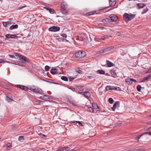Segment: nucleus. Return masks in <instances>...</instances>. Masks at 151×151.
I'll use <instances>...</instances> for the list:
<instances>
[{"label":"nucleus","mask_w":151,"mask_h":151,"mask_svg":"<svg viewBox=\"0 0 151 151\" xmlns=\"http://www.w3.org/2000/svg\"><path fill=\"white\" fill-rule=\"evenodd\" d=\"M135 17V15L134 14H129L127 13H125L123 16V18L126 22H127L131 19L134 18Z\"/></svg>","instance_id":"obj_1"},{"label":"nucleus","mask_w":151,"mask_h":151,"mask_svg":"<svg viewBox=\"0 0 151 151\" xmlns=\"http://www.w3.org/2000/svg\"><path fill=\"white\" fill-rule=\"evenodd\" d=\"M77 90L79 93H83V94H86L88 93L90 94L89 91L88 90L86 89L85 87L84 86H79L77 87Z\"/></svg>","instance_id":"obj_2"},{"label":"nucleus","mask_w":151,"mask_h":151,"mask_svg":"<svg viewBox=\"0 0 151 151\" xmlns=\"http://www.w3.org/2000/svg\"><path fill=\"white\" fill-rule=\"evenodd\" d=\"M86 53L85 51L81 50L76 52L75 54V56L78 59H82L86 56Z\"/></svg>","instance_id":"obj_3"},{"label":"nucleus","mask_w":151,"mask_h":151,"mask_svg":"<svg viewBox=\"0 0 151 151\" xmlns=\"http://www.w3.org/2000/svg\"><path fill=\"white\" fill-rule=\"evenodd\" d=\"M29 90H30L35 93H37L39 94L42 93V91L41 88L36 87L34 86L29 87Z\"/></svg>","instance_id":"obj_4"},{"label":"nucleus","mask_w":151,"mask_h":151,"mask_svg":"<svg viewBox=\"0 0 151 151\" xmlns=\"http://www.w3.org/2000/svg\"><path fill=\"white\" fill-rule=\"evenodd\" d=\"M116 48V47L114 46L113 47L112 46H109L106 48H105L102 50H101L100 51V52L101 53H103L106 52L111 50H112L115 49Z\"/></svg>","instance_id":"obj_5"},{"label":"nucleus","mask_w":151,"mask_h":151,"mask_svg":"<svg viewBox=\"0 0 151 151\" xmlns=\"http://www.w3.org/2000/svg\"><path fill=\"white\" fill-rule=\"evenodd\" d=\"M60 28L59 27L52 26L48 29L49 31L55 32L60 30Z\"/></svg>","instance_id":"obj_6"},{"label":"nucleus","mask_w":151,"mask_h":151,"mask_svg":"<svg viewBox=\"0 0 151 151\" xmlns=\"http://www.w3.org/2000/svg\"><path fill=\"white\" fill-rule=\"evenodd\" d=\"M126 82L128 85L131 84L133 82L134 83H137V81L131 78H127L125 80Z\"/></svg>","instance_id":"obj_7"},{"label":"nucleus","mask_w":151,"mask_h":151,"mask_svg":"<svg viewBox=\"0 0 151 151\" xmlns=\"http://www.w3.org/2000/svg\"><path fill=\"white\" fill-rule=\"evenodd\" d=\"M5 37L6 38L5 39V40H6L7 39H16L17 38V37L16 35H12L10 34H7L5 35Z\"/></svg>","instance_id":"obj_8"},{"label":"nucleus","mask_w":151,"mask_h":151,"mask_svg":"<svg viewBox=\"0 0 151 151\" xmlns=\"http://www.w3.org/2000/svg\"><path fill=\"white\" fill-rule=\"evenodd\" d=\"M109 17L111 18V21L116 22L118 19L117 16L115 14H111L110 15Z\"/></svg>","instance_id":"obj_9"},{"label":"nucleus","mask_w":151,"mask_h":151,"mask_svg":"<svg viewBox=\"0 0 151 151\" xmlns=\"http://www.w3.org/2000/svg\"><path fill=\"white\" fill-rule=\"evenodd\" d=\"M16 87L22 89L23 90L25 91H27L29 90V87H28L24 86L21 85H16Z\"/></svg>","instance_id":"obj_10"},{"label":"nucleus","mask_w":151,"mask_h":151,"mask_svg":"<svg viewBox=\"0 0 151 151\" xmlns=\"http://www.w3.org/2000/svg\"><path fill=\"white\" fill-rule=\"evenodd\" d=\"M151 78V73L142 79L140 82H144L146 81H148V79Z\"/></svg>","instance_id":"obj_11"},{"label":"nucleus","mask_w":151,"mask_h":151,"mask_svg":"<svg viewBox=\"0 0 151 151\" xmlns=\"http://www.w3.org/2000/svg\"><path fill=\"white\" fill-rule=\"evenodd\" d=\"M120 105L119 103V102H115L114 105L113 107L111 108L112 109L113 111H114L115 109L116 108H118L119 107Z\"/></svg>","instance_id":"obj_12"},{"label":"nucleus","mask_w":151,"mask_h":151,"mask_svg":"<svg viewBox=\"0 0 151 151\" xmlns=\"http://www.w3.org/2000/svg\"><path fill=\"white\" fill-rule=\"evenodd\" d=\"M50 73L53 75L58 74V70L55 68L51 69L50 70Z\"/></svg>","instance_id":"obj_13"},{"label":"nucleus","mask_w":151,"mask_h":151,"mask_svg":"<svg viewBox=\"0 0 151 151\" xmlns=\"http://www.w3.org/2000/svg\"><path fill=\"white\" fill-rule=\"evenodd\" d=\"M116 87H114L112 86H107L106 87V91L109 90H112L114 89H116V88H117Z\"/></svg>","instance_id":"obj_14"},{"label":"nucleus","mask_w":151,"mask_h":151,"mask_svg":"<svg viewBox=\"0 0 151 151\" xmlns=\"http://www.w3.org/2000/svg\"><path fill=\"white\" fill-rule=\"evenodd\" d=\"M15 56L16 57H19V59L20 60H22V59L23 58V55H21L20 54L18 53H16L14 54Z\"/></svg>","instance_id":"obj_15"},{"label":"nucleus","mask_w":151,"mask_h":151,"mask_svg":"<svg viewBox=\"0 0 151 151\" xmlns=\"http://www.w3.org/2000/svg\"><path fill=\"white\" fill-rule=\"evenodd\" d=\"M102 22L105 24H107L111 22V20L110 19L106 18L102 20Z\"/></svg>","instance_id":"obj_16"},{"label":"nucleus","mask_w":151,"mask_h":151,"mask_svg":"<svg viewBox=\"0 0 151 151\" xmlns=\"http://www.w3.org/2000/svg\"><path fill=\"white\" fill-rule=\"evenodd\" d=\"M106 65H107L108 67H111L113 66L114 64L113 63L108 60H106Z\"/></svg>","instance_id":"obj_17"},{"label":"nucleus","mask_w":151,"mask_h":151,"mask_svg":"<svg viewBox=\"0 0 151 151\" xmlns=\"http://www.w3.org/2000/svg\"><path fill=\"white\" fill-rule=\"evenodd\" d=\"M39 97L42 99L45 100L48 99V95H42Z\"/></svg>","instance_id":"obj_18"},{"label":"nucleus","mask_w":151,"mask_h":151,"mask_svg":"<svg viewBox=\"0 0 151 151\" xmlns=\"http://www.w3.org/2000/svg\"><path fill=\"white\" fill-rule=\"evenodd\" d=\"M67 6V5L66 3L64 1H62L61 5V9H66Z\"/></svg>","instance_id":"obj_19"},{"label":"nucleus","mask_w":151,"mask_h":151,"mask_svg":"<svg viewBox=\"0 0 151 151\" xmlns=\"http://www.w3.org/2000/svg\"><path fill=\"white\" fill-rule=\"evenodd\" d=\"M137 6L138 9L143 8L145 6L143 3H138L137 4Z\"/></svg>","instance_id":"obj_20"},{"label":"nucleus","mask_w":151,"mask_h":151,"mask_svg":"<svg viewBox=\"0 0 151 151\" xmlns=\"http://www.w3.org/2000/svg\"><path fill=\"white\" fill-rule=\"evenodd\" d=\"M109 4L111 6H114L116 4L115 0H109Z\"/></svg>","instance_id":"obj_21"},{"label":"nucleus","mask_w":151,"mask_h":151,"mask_svg":"<svg viewBox=\"0 0 151 151\" xmlns=\"http://www.w3.org/2000/svg\"><path fill=\"white\" fill-rule=\"evenodd\" d=\"M18 25L17 24L13 25L9 27V29L10 30H12L14 29H16L18 28Z\"/></svg>","instance_id":"obj_22"},{"label":"nucleus","mask_w":151,"mask_h":151,"mask_svg":"<svg viewBox=\"0 0 151 151\" xmlns=\"http://www.w3.org/2000/svg\"><path fill=\"white\" fill-rule=\"evenodd\" d=\"M110 73L112 75L114 76V77L116 78L115 76H116V73L115 72V70L114 69H112L110 71Z\"/></svg>","instance_id":"obj_23"},{"label":"nucleus","mask_w":151,"mask_h":151,"mask_svg":"<svg viewBox=\"0 0 151 151\" xmlns=\"http://www.w3.org/2000/svg\"><path fill=\"white\" fill-rule=\"evenodd\" d=\"M92 106L94 109H96L97 111H99V107L96 104H92Z\"/></svg>","instance_id":"obj_24"},{"label":"nucleus","mask_w":151,"mask_h":151,"mask_svg":"<svg viewBox=\"0 0 151 151\" xmlns=\"http://www.w3.org/2000/svg\"><path fill=\"white\" fill-rule=\"evenodd\" d=\"M94 78V76L93 75L91 74L89 75H86L85 76V78H89L90 79H92Z\"/></svg>","instance_id":"obj_25"},{"label":"nucleus","mask_w":151,"mask_h":151,"mask_svg":"<svg viewBox=\"0 0 151 151\" xmlns=\"http://www.w3.org/2000/svg\"><path fill=\"white\" fill-rule=\"evenodd\" d=\"M148 9H147V7L145 6L143 8V11L142 12V14H143L146 13L148 11Z\"/></svg>","instance_id":"obj_26"},{"label":"nucleus","mask_w":151,"mask_h":151,"mask_svg":"<svg viewBox=\"0 0 151 151\" xmlns=\"http://www.w3.org/2000/svg\"><path fill=\"white\" fill-rule=\"evenodd\" d=\"M47 11H48L51 14H54L55 13V11L51 8H47Z\"/></svg>","instance_id":"obj_27"},{"label":"nucleus","mask_w":151,"mask_h":151,"mask_svg":"<svg viewBox=\"0 0 151 151\" xmlns=\"http://www.w3.org/2000/svg\"><path fill=\"white\" fill-rule=\"evenodd\" d=\"M62 148L63 149V151H68L70 149V148L68 147H65Z\"/></svg>","instance_id":"obj_28"},{"label":"nucleus","mask_w":151,"mask_h":151,"mask_svg":"<svg viewBox=\"0 0 151 151\" xmlns=\"http://www.w3.org/2000/svg\"><path fill=\"white\" fill-rule=\"evenodd\" d=\"M97 72L100 74H104L105 73L104 70H97Z\"/></svg>","instance_id":"obj_29"},{"label":"nucleus","mask_w":151,"mask_h":151,"mask_svg":"<svg viewBox=\"0 0 151 151\" xmlns=\"http://www.w3.org/2000/svg\"><path fill=\"white\" fill-rule=\"evenodd\" d=\"M22 60H23L25 62H29V60L28 58L24 56H23Z\"/></svg>","instance_id":"obj_30"},{"label":"nucleus","mask_w":151,"mask_h":151,"mask_svg":"<svg viewBox=\"0 0 151 151\" xmlns=\"http://www.w3.org/2000/svg\"><path fill=\"white\" fill-rule=\"evenodd\" d=\"M75 71L76 72L79 74L81 73L82 72V71L81 70H80V68H76L75 69Z\"/></svg>","instance_id":"obj_31"},{"label":"nucleus","mask_w":151,"mask_h":151,"mask_svg":"<svg viewBox=\"0 0 151 151\" xmlns=\"http://www.w3.org/2000/svg\"><path fill=\"white\" fill-rule=\"evenodd\" d=\"M61 79L65 81H68V78L65 76H62L61 77Z\"/></svg>","instance_id":"obj_32"},{"label":"nucleus","mask_w":151,"mask_h":151,"mask_svg":"<svg viewBox=\"0 0 151 151\" xmlns=\"http://www.w3.org/2000/svg\"><path fill=\"white\" fill-rule=\"evenodd\" d=\"M66 9H61L60 11L63 14L65 15L66 14L67 12L65 10Z\"/></svg>","instance_id":"obj_33"},{"label":"nucleus","mask_w":151,"mask_h":151,"mask_svg":"<svg viewBox=\"0 0 151 151\" xmlns=\"http://www.w3.org/2000/svg\"><path fill=\"white\" fill-rule=\"evenodd\" d=\"M142 87L141 85H138L137 86V89L138 91H140Z\"/></svg>","instance_id":"obj_34"},{"label":"nucleus","mask_w":151,"mask_h":151,"mask_svg":"<svg viewBox=\"0 0 151 151\" xmlns=\"http://www.w3.org/2000/svg\"><path fill=\"white\" fill-rule=\"evenodd\" d=\"M148 134L149 135H151V132H146V133H143V134L140 135L139 136H138L137 137V138L139 139V138L141 137V136H142L144 134Z\"/></svg>","instance_id":"obj_35"},{"label":"nucleus","mask_w":151,"mask_h":151,"mask_svg":"<svg viewBox=\"0 0 151 151\" xmlns=\"http://www.w3.org/2000/svg\"><path fill=\"white\" fill-rule=\"evenodd\" d=\"M50 67L48 65H46L45 67V70L46 71H49V69L50 68Z\"/></svg>","instance_id":"obj_36"},{"label":"nucleus","mask_w":151,"mask_h":151,"mask_svg":"<svg viewBox=\"0 0 151 151\" xmlns=\"http://www.w3.org/2000/svg\"><path fill=\"white\" fill-rule=\"evenodd\" d=\"M38 136L39 137H41L42 138H44V137H46V135L44 134H43L42 133H40L38 134Z\"/></svg>","instance_id":"obj_37"},{"label":"nucleus","mask_w":151,"mask_h":151,"mask_svg":"<svg viewBox=\"0 0 151 151\" xmlns=\"http://www.w3.org/2000/svg\"><path fill=\"white\" fill-rule=\"evenodd\" d=\"M19 140L21 142H23L24 140V137L23 136H20L19 138Z\"/></svg>","instance_id":"obj_38"},{"label":"nucleus","mask_w":151,"mask_h":151,"mask_svg":"<svg viewBox=\"0 0 151 151\" xmlns=\"http://www.w3.org/2000/svg\"><path fill=\"white\" fill-rule=\"evenodd\" d=\"M6 100L9 102H10L12 100V99L11 98L9 97L8 96H6Z\"/></svg>","instance_id":"obj_39"},{"label":"nucleus","mask_w":151,"mask_h":151,"mask_svg":"<svg viewBox=\"0 0 151 151\" xmlns=\"http://www.w3.org/2000/svg\"><path fill=\"white\" fill-rule=\"evenodd\" d=\"M109 101L110 104H112L114 102V100L111 98H110L109 99Z\"/></svg>","instance_id":"obj_40"},{"label":"nucleus","mask_w":151,"mask_h":151,"mask_svg":"<svg viewBox=\"0 0 151 151\" xmlns=\"http://www.w3.org/2000/svg\"><path fill=\"white\" fill-rule=\"evenodd\" d=\"M94 40L96 42H100V38L99 37V38L95 37L94 38Z\"/></svg>","instance_id":"obj_41"},{"label":"nucleus","mask_w":151,"mask_h":151,"mask_svg":"<svg viewBox=\"0 0 151 151\" xmlns=\"http://www.w3.org/2000/svg\"><path fill=\"white\" fill-rule=\"evenodd\" d=\"M73 122L75 123L76 124L78 123L79 125H80L81 126H83V125L80 122L76 121L74 122Z\"/></svg>","instance_id":"obj_42"},{"label":"nucleus","mask_w":151,"mask_h":151,"mask_svg":"<svg viewBox=\"0 0 151 151\" xmlns=\"http://www.w3.org/2000/svg\"><path fill=\"white\" fill-rule=\"evenodd\" d=\"M88 111L90 112H93V108L91 107H89L88 108Z\"/></svg>","instance_id":"obj_43"},{"label":"nucleus","mask_w":151,"mask_h":151,"mask_svg":"<svg viewBox=\"0 0 151 151\" xmlns=\"http://www.w3.org/2000/svg\"><path fill=\"white\" fill-rule=\"evenodd\" d=\"M26 6L24 4V6L19 7L18 9L19 10H21V9L25 8Z\"/></svg>","instance_id":"obj_44"},{"label":"nucleus","mask_w":151,"mask_h":151,"mask_svg":"<svg viewBox=\"0 0 151 151\" xmlns=\"http://www.w3.org/2000/svg\"><path fill=\"white\" fill-rule=\"evenodd\" d=\"M6 148L8 149H9L11 147V145L10 143H8L6 145Z\"/></svg>","instance_id":"obj_45"},{"label":"nucleus","mask_w":151,"mask_h":151,"mask_svg":"<svg viewBox=\"0 0 151 151\" xmlns=\"http://www.w3.org/2000/svg\"><path fill=\"white\" fill-rule=\"evenodd\" d=\"M60 35L66 38L67 36V35L65 33H63L60 34Z\"/></svg>","instance_id":"obj_46"},{"label":"nucleus","mask_w":151,"mask_h":151,"mask_svg":"<svg viewBox=\"0 0 151 151\" xmlns=\"http://www.w3.org/2000/svg\"><path fill=\"white\" fill-rule=\"evenodd\" d=\"M6 22H2V24L5 27H7V25Z\"/></svg>","instance_id":"obj_47"},{"label":"nucleus","mask_w":151,"mask_h":151,"mask_svg":"<svg viewBox=\"0 0 151 151\" xmlns=\"http://www.w3.org/2000/svg\"><path fill=\"white\" fill-rule=\"evenodd\" d=\"M99 37L100 38V39H101L103 40H105V37L104 36H99Z\"/></svg>","instance_id":"obj_48"},{"label":"nucleus","mask_w":151,"mask_h":151,"mask_svg":"<svg viewBox=\"0 0 151 151\" xmlns=\"http://www.w3.org/2000/svg\"><path fill=\"white\" fill-rule=\"evenodd\" d=\"M9 57H10V58H15V59L16 58L13 55H9Z\"/></svg>","instance_id":"obj_49"},{"label":"nucleus","mask_w":151,"mask_h":151,"mask_svg":"<svg viewBox=\"0 0 151 151\" xmlns=\"http://www.w3.org/2000/svg\"><path fill=\"white\" fill-rule=\"evenodd\" d=\"M69 89H71L73 91L75 92L76 91V89L75 88H72V87H70V88H68Z\"/></svg>","instance_id":"obj_50"},{"label":"nucleus","mask_w":151,"mask_h":151,"mask_svg":"<svg viewBox=\"0 0 151 151\" xmlns=\"http://www.w3.org/2000/svg\"><path fill=\"white\" fill-rule=\"evenodd\" d=\"M13 63V64H15L16 65H17L19 66H21L20 64L19 63H18L16 62L15 63Z\"/></svg>","instance_id":"obj_51"},{"label":"nucleus","mask_w":151,"mask_h":151,"mask_svg":"<svg viewBox=\"0 0 151 151\" xmlns=\"http://www.w3.org/2000/svg\"><path fill=\"white\" fill-rule=\"evenodd\" d=\"M74 79V78L73 77H69V81H71Z\"/></svg>","instance_id":"obj_52"},{"label":"nucleus","mask_w":151,"mask_h":151,"mask_svg":"<svg viewBox=\"0 0 151 151\" xmlns=\"http://www.w3.org/2000/svg\"><path fill=\"white\" fill-rule=\"evenodd\" d=\"M84 96L87 99H88L90 96V95H84Z\"/></svg>","instance_id":"obj_53"},{"label":"nucleus","mask_w":151,"mask_h":151,"mask_svg":"<svg viewBox=\"0 0 151 151\" xmlns=\"http://www.w3.org/2000/svg\"><path fill=\"white\" fill-rule=\"evenodd\" d=\"M4 63V61L3 60L0 59V63Z\"/></svg>","instance_id":"obj_54"},{"label":"nucleus","mask_w":151,"mask_h":151,"mask_svg":"<svg viewBox=\"0 0 151 151\" xmlns=\"http://www.w3.org/2000/svg\"><path fill=\"white\" fill-rule=\"evenodd\" d=\"M121 125V123H117L116 124V125L117 126H119Z\"/></svg>","instance_id":"obj_55"},{"label":"nucleus","mask_w":151,"mask_h":151,"mask_svg":"<svg viewBox=\"0 0 151 151\" xmlns=\"http://www.w3.org/2000/svg\"><path fill=\"white\" fill-rule=\"evenodd\" d=\"M116 87L117 88H116V89H114V90H119L120 89V88L119 87Z\"/></svg>","instance_id":"obj_56"},{"label":"nucleus","mask_w":151,"mask_h":151,"mask_svg":"<svg viewBox=\"0 0 151 151\" xmlns=\"http://www.w3.org/2000/svg\"><path fill=\"white\" fill-rule=\"evenodd\" d=\"M94 14V12H92L89 13L90 15H92Z\"/></svg>","instance_id":"obj_57"},{"label":"nucleus","mask_w":151,"mask_h":151,"mask_svg":"<svg viewBox=\"0 0 151 151\" xmlns=\"http://www.w3.org/2000/svg\"><path fill=\"white\" fill-rule=\"evenodd\" d=\"M151 72V68L149 69L147 71V73H150Z\"/></svg>","instance_id":"obj_58"},{"label":"nucleus","mask_w":151,"mask_h":151,"mask_svg":"<svg viewBox=\"0 0 151 151\" xmlns=\"http://www.w3.org/2000/svg\"><path fill=\"white\" fill-rule=\"evenodd\" d=\"M7 22V26L8 25H10V24H11V23L10 22Z\"/></svg>","instance_id":"obj_59"},{"label":"nucleus","mask_w":151,"mask_h":151,"mask_svg":"<svg viewBox=\"0 0 151 151\" xmlns=\"http://www.w3.org/2000/svg\"><path fill=\"white\" fill-rule=\"evenodd\" d=\"M58 151H63V149L61 148L59 149Z\"/></svg>","instance_id":"obj_60"},{"label":"nucleus","mask_w":151,"mask_h":151,"mask_svg":"<svg viewBox=\"0 0 151 151\" xmlns=\"http://www.w3.org/2000/svg\"><path fill=\"white\" fill-rule=\"evenodd\" d=\"M30 36V34H29V33H28V35L27 36V37L28 38L29 37V36Z\"/></svg>","instance_id":"obj_61"},{"label":"nucleus","mask_w":151,"mask_h":151,"mask_svg":"<svg viewBox=\"0 0 151 151\" xmlns=\"http://www.w3.org/2000/svg\"><path fill=\"white\" fill-rule=\"evenodd\" d=\"M3 88H5L6 89V86H5V85H4L3 86Z\"/></svg>","instance_id":"obj_62"},{"label":"nucleus","mask_w":151,"mask_h":151,"mask_svg":"<svg viewBox=\"0 0 151 151\" xmlns=\"http://www.w3.org/2000/svg\"><path fill=\"white\" fill-rule=\"evenodd\" d=\"M44 8L45 9L47 10V8H48L47 7H45Z\"/></svg>","instance_id":"obj_63"},{"label":"nucleus","mask_w":151,"mask_h":151,"mask_svg":"<svg viewBox=\"0 0 151 151\" xmlns=\"http://www.w3.org/2000/svg\"><path fill=\"white\" fill-rule=\"evenodd\" d=\"M2 43V42L1 41H0V44L1 43Z\"/></svg>","instance_id":"obj_64"}]
</instances>
